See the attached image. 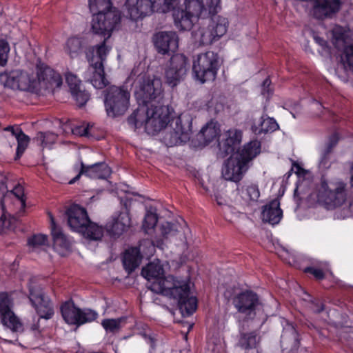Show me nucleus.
Listing matches in <instances>:
<instances>
[{"label":"nucleus","mask_w":353,"mask_h":353,"mask_svg":"<svg viewBox=\"0 0 353 353\" xmlns=\"http://www.w3.org/2000/svg\"><path fill=\"white\" fill-rule=\"evenodd\" d=\"M229 21L223 16H214L207 26H202L192 32V38L199 46L210 45L219 39L227 32Z\"/></svg>","instance_id":"nucleus-7"},{"label":"nucleus","mask_w":353,"mask_h":353,"mask_svg":"<svg viewBox=\"0 0 353 353\" xmlns=\"http://www.w3.org/2000/svg\"><path fill=\"white\" fill-rule=\"evenodd\" d=\"M10 221L8 220L6 213L3 212V214L0 218V229L2 230L4 229H8L10 228Z\"/></svg>","instance_id":"nucleus-57"},{"label":"nucleus","mask_w":353,"mask_h":353,"mask_svg":"<svg viewBox=\"0 0 353 353\" xmlns=\"http://www.w3.org/2000/svg\"><path fill=\"white\" fill-rule=\"evenodd\" d=\"M57 136L52 132H41L37 134L36 140L40 145L45 147H50L57 140Z\"/></svg>","instance_id":"nucleus-44"},{"label":"nucleus","mask_w":353,"mask_h":353,"mask_svg":"<svg viewBox=\"0 0 353 353\" xmlns=\"http://www.w3.org/2000/svg\"><path fill=\"white\" fill-rule=\"evenodd\" d=\"M120 19V13L117 10L96 12L92 19V30L94 34L107 36L108 38L118 27Z\"/></svg>","instance_id":"nucleus-10"},{"label":"nucleus","mask_w":353,"mask_h":353,"mask_svg":"<svg viewBox=\"0 0 353 353\" xmlns=\"http://www.w3.org/2000/svg\"><path fill=\"white\" fill-rule=\"evenodd\" d=\"M71 94L79 106L84 105L90 99V94L81 88L71 92Z\"/></svg>","instance_id":"nucleus-49"},{"label":"nucleus","mask_w":353,"mask_h":353,"mask_svg":"<svg viewBox=\"0 0 353 353\" xmlns=\"http://www.w3.org/2000/svg\"><path fill=\"white\" fill-rule=\"evenodd\" d=\"M216 201L217 203L220 205H223L224 202L221 198H219V196H216Z\"/></svg>","instance_id":"nucleus-61"},{"label":"nucleus","mask_w":353,"mask_h":353,"mask_svg":"<svg viewBox=\"0 0 353 353\" xmlns=\"http://www.w3.org/2000/svg\"><path fill=\"white\" fill-rule=\"evenodd\" d=\"M110 48L105 45V40L101 44L92 48L87 52V58L91 63V60L94 59V62L100 61L102 64L108 53Z\"/></svg>","instance_id":"nucleus-34"},{"label":"nucleus","mask_w":353,"mask_h":353,"mask_svg":"<svg viewBox=\"0 0 353 353\" xmlns=\"http://www.w3.org/2000/svg\"><path fill=\"white\" fill-rule=\"evenodd\" d=\"M270 84V80L269 79H266L263 83V94H265V88L268 87Z\"/></svg>","instance_id":"nucleus-60"},{"label":"nucleus","mask_w":353,"mask_h":353,"mask_svg":"<svg viewBox=\"0 0 353 353\" xmlns=\"http://www.w3.org/2000/svg\"><path fill=\"white\" fill-rule=\"evenodd\" d=\"M89 125H82L81 126H77L72 130V133L74 134H77L79 136H88L89 132Z\"/></svg>","instance_id":"nucleus-56"},{"label":"nucleus","mask_w":353,"mask_h":353,"mask_svg":"<svg viewBox=\"0 0 353 353\" xmlns=\"http://www.w3.org/2000/svg\"><path fill=\"white\" fill-rule=\"evenodd\" d=\"M142 276L149 282L148 288L157 293L165 296L171 293V289L176 288L180 280L172 275L164 276L163 265L155 259L143 268Z\"/></svg>","instance_id":"nucleus-4"},{"label":"nucleus","mask_w":353,"mask_h":353,"mask_svg":"<svg viewBox=\"0 0 353 353\" xmlns=\"http://www.w3.org/2000/svg\"><path fill=\"white\" fill-rule=\"evenodd\" d=\"M259 343V337L255 332L243 333L241 335L239 342L236 346V351L239 349L249 350L255 348Z\"/></svg>","instance_id":"nucleus-33"},{"label":"nucleus","mask_w":353,"mask_h":353,"mask_svg":"<svg viewBox=\"0 0 353 353\" xmlns=\"http://www.w3.org/2000/svg\"><path fill=\"white\" fill-rule=\"evenodd\" d=\"M48 216L50 219L51 233L53 236L54 249L59 254L64 256L70 248L71 241L57 226L52 214L48 213Z\"/></svg>","instance_id":"nucleus-26"},{"label":"nucleus","mask_w":353,"mask_h":353,"mask_svg":"<svg viewBox=\"0 0 353 353\" xmlns=\"http://www.w3.org/2000/svg\"><path fill=\"white\" fill-rule=\"evenodd\" d=\"M283 216V212L280 208V202L278 199H274L264 207L262 212V219L263 221L268 222L272 225L279 223Z\"/></svg>","instance_id":"nucleus-28"},{"label":"nucleus","mask_w":353,"mask_h":353,"mask_svg":"<svg viewBox=\"0 0 353 353\" xmlns=\"http://www.w3.org/2000/svg\"><path fill=\"white\" fill-rule=\"evenodd\" d=\"M190 282L187 279H180L176 288L171 289V293L165 296L176 301L183 315L189 316L194 312L197 307V300L190 296Z\"/></svg>","instance_id":"nucleus-9"},{"label":"nucleus","mask_w":353,"mask_h":353,"mask_svg":"<svg viewBox=\"0 0 353 353\" xmlns=\"http://www.w3.org/2000/svg\"><path fill=\"white\" fill-rule=\"evenodd\" d=\"M131 224L128 211L126 210L112 216L106 224V230L113 235H120L127 230Z\"/></svg>","instance_id":"nucleus-25"},{"label":"nucleus","mask_w":353,"mask_h":353,"mask_svg":"<svg viewBox=\"0 0 353 353\" xmlns=\"http://www.w3.org/2000/svg\"><path fill=\"white\" fill-rule=\"evenodd\" d=\"M29 299L40 318L50 319L54 314L52 305L48 296L42 292L36 279L30 280L28 283Z\"/></svg>","instance_id":"nucleus-12"},{"label":"nucleus","mask_w":353,"mask_h":353,"mask_svg":"<svg viewBox=\"0 0 353 353\" xmlns=\"http://www.w3.org/2000/svg\"><path fill=\"white\" fill-rule=\"evenodd\" d=\"M332 43L336 48H341L347 43L345 34L340 26H335L332 30Z\"/></svg>","instance_id":"nucleus-45"},{"label":"nucleus","mask_w":353,"mask_h":353,"mask_svg":"<svg viewBox=\"0 0 353 353\" xmlns=\"http://www.w3.org/2000/svg\"><path fill=\"white\" fill-rule=\"evenodd\" d=\"M341 63L347 71H353V44L345 47L341 57Z\"/></svg>","instance_id":"nucleus-42"},{"label":"nucleus","mask_w":353,"mask_h":353,"mask_svg":"<svg viewBox=\"0 0 353 353\" xmlns=\"http://www.w3.org/2000/svg\"><path fill=\"white\" fill-rule=\"evenodd\" d=\"M64 321L69 325H81L94 321L98 314L90 309L81 310L72 302H65L61 307Z\"/></svg>","instance_id":"nucleus-13"},{"label":"nucleus","mask_w":353,"mask_h":353,"mask_svg":"<svg viewBox=\"0 0 353 353\" xmlns=\"http://www.w3.org/2000/svg\"><path fill=\"white\" fill-rule=\"evenodd\" d=\"M103 232L104 229L101 226L90 221L85 231H83L81 234L87 239L97 241L102 238Z\"/></svg>","instance_id":"nucleus-39"},{"label":"nucleus","mask_w":353,"mask_h":353,"mask_svg":"<svg viewBox=\"0 0 353 353\" xmlns=\"http://www.w3.org/2000/svg\"><path fill=\"white\" fill-rule=\"evenodd\" d=\"M10 195H14L17 201L20 203L22 209L26 206V201L24 199L23 188L21 185H17L10 193Z\"/></svg>","instance_id":"nucleus-54"},{"label":"nucleus","mask_w":353,"mask_h":353,"mask_svg":"<svg viewBox=\"0 0 353 353\" xmlns=\"http://www.w3.org/2000/svg\"><path fill=\"white\" fill-rule=\"evenodd\" d=\"M220 125L216 122L211 121L201 130V136L203 138L206 144L216 140L220 134Z\"/></svg>","instance_id":"nucleus-32"},{"label":"nucleus","mask_w":353,"mask_h":353,"mask_svg":"<svg viewBox=\"0 0 353 353\" xmlns=\"http://www.w3.org/2000/svg\"><path fill=\"white\" fill-rule=\"evenodd\" d=\"M221 65L219 55L212 50L199 53L192 59L194 78L201 83L214 81Z\"/></svg>","instance_id":"nucleus-6"},{"label":"nucleus","mask_w":353,"mask_h":353,"mask_svg":"<svg viewBox=\"0 0 353 353\" xmlns=\"http://www.w3.org/2000/svg\"><path fill=\"white\" fill-rule=\"evenodd\" d=\"M161 92L162 83L159 78L139 77L134 87V95L139 107L128 120L132 128L134 130L143 129L147 134L154 135L165 127L168 117L163 114V108L148 105Z\"/></svg>","instance_id":"nucleus-1"},{"label":"nucleus","mask_w":353,"mask_h":353,"mask_svg":"<svg viewBox=\"0 0 353 353\" xmlns=\"http://www.w3.org/2000/svg\"><path fill=\"white\" fill-rule=\"evenodd\" d=\"M278 127L279 125L274 119L261 117L257 122L254 123L252 130L256 134H261L274 131Z\"/></svg>","instance_id":"nucleus-31"},{"label":"nucleus","mask_w":353,"mask_h":353,"mask_svg":"<svg viewBox=\"0 0 353 353\" xmlns=\"http://www.w3.org/2000/svg\"><path fill=\"white\" fill-rule=\"evenodd\" d=\"M223 136V139L219 143L220 150L225 155L232 153L241 142V131L235 128H231L225 131Z\"/></svg>","instance_id":"nucleus-27"},{"label":"nucleus","mask_w":353,"mask_h":353,"mask_svg":"<svg viewBox=\"0 0 353 353\" xmlns=\"http://www.w3.org/2000/svg\"><path fill=\"white\" fill-rule=\"evenodd\" d=\"M13 301L4 292L0 293V322L13 332L22 329V323L12 310Z\"/></svg>","instance_id":"nucleus-15"},{"label":"nucleus","mask_w":353,"mask_h":353,"mask_svg":"<svg viewBox=\"0 0 353 353\" xmlns=\"http://www.w3.org/2000/svg\"><path fill=\"white\" fill-rule=\"evenodd\" d=\"M341 6L340 0H314L310 14L320 20L330 19L340 10Z\"/></svg>","instance_id":"nucleus-18"},{"label":"nucleus","mask_w":353,"mask_h":353,"mask_svg":"<svg viewBox=\"0 0 353 353\" xmlns=\"http://www.w3.org/2000/svg\"><path fill=\"white\" fill-rule=\"evenodd\" d=\"M188 65V59L183 54H176L172 56L165 71L166 83L172 88L179 83L187 74Z\"/></svg>","instance_id":"nucleus-14"},{"label":"nucleus","mask_w":353,"mask_h":353,"mask_svg":"<svg viewBox=\"0 0 353 353\" xmlns=\"http://www.w3.org/2000/svg\"><path fill=\"white\" fill-rule=\"evenodd\" d=\"M261 152V143L254 140L245 144L241 151L234 153V155H239V159L248 165V163L255 158Z\"/></svg>","instance_id":"nucleus-29"},{"label":"nucleus","mask_w":353,"mask_h":353,"mask_svg":"<svg viewBox=\"0 0 353 353\" xmlns=\"http://www.w3.org/2000/svg\"><path fill=\"white\" fill-rule=\"evenodd\" d=\"M278 255L282 260L290 265H294L296 261L294 252L285 248H281L278 251Z\"/></svg>","instance_id":"nucleus-50"},{"label":"nucleus","mask_w":353,"mask_h":353,"mask_svg":"<svg viewBox=\"0 0 353 353\" xmlns=\"http://www.w3.org/2000/svg\"><path fill=\"white\" fill-rule=\"evenodd\" d=\"M323 310V307L322 306H321L319 308H318V309L316 310V312H321Z\"/></svg>","instance_id":"nucleus-64"},{"label":"nucleus","mask_w":353,"mask_h":353,"mask_svg":"<svg viewBox=\"0 0 353 353\" xmlns=\"http://www.w3.org/2000/svg\"><path fill=\"white\" fill-rule=\"evenodd\" d=\"M137 249L139 250V253L143 257H149L154 252L155 247L150 240L146 239L141 241Z\"/></svg>","instance_id":"nucleus-46"},{"label":"nucleus","mask_w":353,"mask_h":353,"mask_svg":"<svg viewBox=\"0 0 353 353\" xmlns=\"http://www.w3.org/2000/svg\"><path fill=\"white\" fill-rule=\"evenodd\" d=\"M111 174L110 167L105 163H94L91 165L85 166L83 162H81V170L79 174L69 181L70 184L74 183L81 176L85 174L90 179H105Z\"/></svg>","instance_id":"nucleus-23"},{"label":"nucleus","mask_w":353,"mask_h":353,"mask_svg":"<svg viewBox=\"0 0 353 353\" xmlns=\"http://www.w3.org/2000/svg\"><path fill=\"white\" fill-rule=\"evenodd\" d=\"M314 39L317 44L323 48V49L326 50L327 48V42L321 37L314 35Z\"/></svg>","instance_id":"nucleus-58"},{"label":"nucleus","mask_w":353,"mask_h":353,"mask_svg":"<svg viewBox=\"0 0 353 353\" xmlns=\"http://www.w3.org/2000/svg\"><path fill=\"white\" fill-rule=\"evenodd\" d=\"M83 48L82 41L78 37H70L65 43L64 51L71 58H77Z\"/></svg>","instance_id":"nucleus-36"},{"label":"nucleus","mask_w":353,"mask_h":353,"mask_svg":"<svg viewBox=\"0 0 353 353\" xmlns=\"http://www.w3.org/2000/svg\"><path fill=\"white\" fill-rule=\"evenodd\" d=\"M10 46L5 40H0V65L4 66L8 61Z\"/></svg>","instance_id":"nucleus-52"},{"label":"nucleus","mask_w":353,"mask_h":353,"mask_svg":"<svg viewBox=\"0 0 353 353\" xmlns=\"http://www.w3.org/2000/svg\"><path fill=\"white\" fill-rule=\"evenodd\" d=\"M0 84L12 90L34 92L38 88H58L62 84V78L52 68L39 61L35 71L15 70L0 72Z\"/></svg>","instance_id":"nucleus-2"},{"label":"nucleus","mask_w":353,"mask_h":353,"mask_svg":"<svg viewBox=\"0 0 353 353\" xmlns=\"http://www.w3.org/2000/svg\"><path fill=\"white\" fill-rule=\"evenodd\" d=\"M153 42L159 53L167 54L174 52L177 50L179 38L174 31H163L154 35Z\"/></svg>","instance_id":"nucleus-19"},{"label":"nucleus","mask_w":353,"mask_h":353,"mask_svg":"<svg viewBox=\"0 0 353 353\" xmlns=\"http://www.w3.org/2000/svg\"><path fill=\"white\" fill-rule=\"evenodd\" d=\"M7 130H11L17 141V158H20L29 144L30 138L20 129L15 130L13 128L9 127Z\"/></svg>","instance_id":"nucleus-37"},{"label":"nucleus","mask_w":353,"mask_h":353,"mask_svg":"<svg viewBox=\"0 0 353 353\" xmlns=\"http://www.w3.org/2000/svg\"><path fill=\"white\" fill-rule=\"evenodd\" d=\"M208 16L217 13L221 8V0H205Z\"/></svg>","instance_id":"nucleus-53"},{"label":"nucleus","mask_w":353,"mask_h":353,"mask_svg":"<svg viewBox=\"0 0 353 353\" xmlns=\"http://www.w3.org/2000/svg\"><path fill=\"white\" fill-rule=\"evenodd\" d=\"M29 248L32 252L44 250L48 246V236L43 234H38L29 238L28 241Z\"/></svg>","instance_id":"nucleus-38"},{"label":"nucleus","mask_w":353,"mask_h":353,"mask_svg":"<svg viewBox=\"0 0 353 353\" xmlns=\"http://www.w3.org/2000/svg\"><path fill=\"white\" fill-rule=\"evenodd\" d=\"M305 272H310L314 275L316 279L324 278L325 273L330 272L329 265L326 262H318L313 267H307L304 269Z\"/></svg>","instance_id":"nucleus-40"},{"label":"nucleus","mask_w":353,"mask_h":353,"mask_svg":"<svg viewBox=\"0 0 353 353\" xmlns=\"http://www.w3.org/2000/svg\"><path fill=\"white\" fill-rule=\"evenodd\" d=\"M68 223L73 231L82 233L90 221L87 211L79 205H72L68 210Z\"/></svg>","instance_id":"nucleus-21"},{"label":"nucleus","mask_w":353,"mask_h":353,"mask_svg":"<svg viewBox=\"0 0 353 353\" xmlns=\"http://www.w3.org/2000/svg\"><path fill=\"white\" fill-rule=\"evenodd\" d=\"M84 79L96 89H102L108 84L104 74L103 64L100 61L94 62V59L84 73Z\"/></svg>","instance_id":"nucleus-22"},{"label":"nucleus","mask_w":353,"mask_h":353,"mask_svg":"<svg viewBox=\"0 0 353 353\" xmlns=\"http://www.w3.org/2000/svg\"><path fill=\"white\" fill-rule=\"evenodd\" d=\"M130 92L123 88L112 85L104 91V105L109 117L123 114L129 108Z\"/></svg>","instance_id":"nucleus-8"},{"label":"nucleus","mask_w":353,"mask_h":353,"mask_svg":"<svg viewBox=\"0 0 353 353\" xmlns=\"http://www.w3.org/2000/svg\"><path fill=\"white\" fill-rule=\"evenodd\" d=\"M158 218L156 213L148 212L145 216L143 228L146 233H149L157 225Z\"/></svg>","instance_id":"nucleus-47"},{"label":"nucleus","mask_w":353,"mask_h":353,"mask_svg":"<svg viewBox=\"0 0 353 353\" xmlns=\"http://www.w3.org/2000/svg\"><path fill=\"white\" fill-rule=\"evenodd\" d=\"M123 321V318L106 319L102 321L101 325L107 332L116 333L119 331Z\"/></svg>","instance_id":"nucleus-43"},{"label":"nucleus","mask_w":353,"mask_h":353,"mask_svg":"<svg viewBox=\"0 0 353 353\" xmlns=\"http://www.w3.org/2000/svg\"><path fill=\"white\" fill-rule=\"evenodd\" d=\"M296 338L297 334L295 329L292 325H288L283 330L281 342L282 344H284L289 341L290 343H294Z\"/></svg>","instance_id":"nucleus-48"},{"label":"nucleus","mask_w":353,"mask_h":353,"mask_svg":"<svg viewBox=\"0 0 353 353\" xmlns=\"http://www.w3.org/2000/svg\"><path fill=\"white\" fill-rule=\"evenodd\" d=\"M314 105H315L317 107V108H318V109H319V110L322 108V105H321L320 103H315V104H314Z\"/></svg>","instance_id":"nucleus-63"},{"label":"nucleus","mask_w":353,"mask_h":353,"mask_svg":"<svg viewBox=\"0 0 353 353\" xmlns=\"http://www.w3.org/2000/svg\"><path fill=\"white\" fill-rule=\"evenodd\" d=\"M31 330L32 332H34L35 336L37 337H39L40 333H41V331L39 330V325L38 324H34L31 326Z\"/></svg>","instance_id":"nucleus-59"},{"label":"nucleus","mask_w":353,"mask_h":353,"mask_svg":"<svg viewBox=\"0 0 353 353\" xmlns=\"http://www.w3.org/2000/svg\"><path fill=\"white\" fill-rule=\"evenodd\" d=\"M65 79L71 92L81 88V81L75 74L68 72L65 74Z\"/></svg>","instance_id":"nucleus-51"},{"label":"nucleus","mask_w":353,"mask_h":353,"mask_svg":"<svg viewBox=\"0 0 353 353\" xmlns=\"http://www.w3.org/2000/svg\"><path fill=\"white\" fill-rule=\"evenodd\" d=\"M161 236L174 243L177 246H181L183 250L188 248V239L190 235V229L187 224L165 222L159 227Z\"/></svg>","instance_id":"nucleus-11"},{"label":"nucleus","mask_w":353,"mask_h":353,"mask_svg":"<svg viewBox=\"0 0 353 353\" xmlns=\"http://www.w3.org/2000/svg\"><path fill=\"white\" fill-rule=\"evenodd\" d=\"M207 17L203 0H185L182 7L172 12L174 24L179 30H190L200 19Z\"/></svg>","instance_id":"nucleus-5"},{"label":"nucleus","mask_w":353,"mask_h":353,"mask_svg":"<svg viewBox=\"0 0 353 353\" xmlns=\"http://www.w3.org/2000/svg\"><path fill=\"white\" fill-rule=\"evenodd\" d=\"M4 186L3 183H0V197L3 195L4 190H2Z\"/></svg>","instance_id":"nucleus-62"},{"label":"nucleus","mask_w":353,"mask_h":353,"mask_svg":"<svg viewBox=\"0 0 353 353\" xmlns=\"http://www.w3.org/2000/svg\"><path fill=\"white\" fill-rule=\"evenodd\" d=\"M241 196L248 205L256 203L260 196L259 187L256 184H249L242 188Z\"/></svg>","instance_id":"nucleus-35"},{"label":"nucleus","mask_w":353,"mask_h":353,"mask_svg":"<svg viewBox=\"0 0 353 353\" xmlns=\"http://www.w3.org/2000/svg\"><path fill=\"white\" fill-rule=\"evenodd\" d=\"M312 196L327 209L336 208L347 199L346 183L341 179L322 180Z\"/></svg>","instance_id":"nucleus-3"},{"label":"nucleus","mask_w":353,"mask_h":353,"mask_svg":"<svg viewBox=\"0 0 353 353\" xmlns=\"http://www.w3.org/2000/svg\"><path fill=\"white\" fill-rule=\"evenodd\" d=\"M142 256L137 248H132L127 250L124 254L123 263L125 269L131 272L134 270L140 264Z\"/></svg>","instance_id":"nucleus-30"},{"label":"nucleus","mask_w":353,"mask_h":353,"mask_svg":"<svg viewBox=\"0 0 353 353\" xmlns=\"http://www.w3.org/2000/svg\"><path fill=\"white\" fill-rule=\"evenodd\" d=\"M153 5L152 0H125L123 10L128 17L137 21L150 14Z\"/></svg>","instance_id":"nucleus-17"},{"label":"nucleus","mask_w":353,"mask_h":353,"mask_svg":"<svg viewBox=\"0 0 353 353\" xmlns=\"http://www.w3.org/2000/svg\"><path fill=\"white\" fill-rule=\"evenodd\" d=\"M239 155L232 154L222 169V176L227 181H240L248 169V165L239 159Z\"/></svg>","instance_id":"nucleus-20"},{"label":"nucleus","mask_w":353,"mask_h":353,"mask_svg":"<svg viewBox=\"0 0 353 353\" xmlns=\"http://www.w3.org/2000/svg\"><path fill=\"white\" fill-rule=\"evenodd\" d=\"M89 7L92 12H99L117 10L112 7L110 0H89Z\"/></svg>","instance_id":"nucleus-41"},{"label":"nucleus","mask_w":353,"mask_h":353,"mask_svg":"<svg viewBox=\"0 0 353 353\" xmlns=\"http://www.w3.org/2000/svg\"><path fill=\"white\" fill-rule=\"evenodd\" d=\"M233 304L239 312L249 318H253L261 307L257 295L251 291L238 294L233 299Z\"/></svg>","instance_id":"nucleus-16"},{"label":"nucleus","mask_w":353,"mask_h":353,"mask_svg":"<svg viewBox=\"0 0 353 353\" xmlns=\"http://www.w3.org/2000/svg\"><path fill=\"white\" fill-rule=\"evenodd\" d=\"M192 118L188 113H183L179 115L176 121L174 128L175 143L187 142L192 134Z\"/></svg>","instance_id":"nucleus-24"},{"label":"nucleus","mask_w":353,"mask_h":353,"mask_svg":"<svg viewBox=\"0 0 353 353\" xmlns=\"http://www.w3.org/2000/svg\"><path fill=\"white\" fill-rule=\"evenodd\" d=\"M178 0H154V3H157L161 6L163 12H167L171 10H174V7L177 3Z\"/></svg>","instance_id":"nucleus-55"}]
</instances>
